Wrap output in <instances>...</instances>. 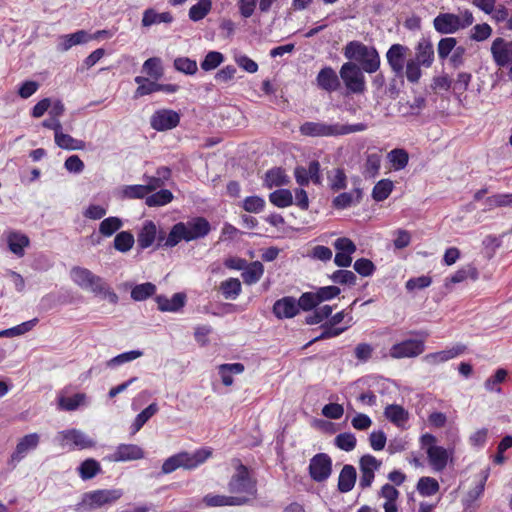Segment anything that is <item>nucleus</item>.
I'll return each mask as SVG.
<instances>
[{
	"label": "nucleus",
	"mask_w": 512,
	"mask_h": 512,
	"mask_svg": "<svg viewBox=\"0 0 512 512\" xmlns=\"http://www.w3.org/2000/svg\"><path fill=\"white\" fill-rule=\"evenodd\" d=\"M264 273V266L260 261H254L244 268L241 276L245 284L252 285L257 283Z\"/></svg>",
	"instance_id": "72a5a7b5"
},
{
	"label": "nucleus",
	"mask_w": 512,
	"mask_h": 512,
	"mask_svg": "<svg viewBox=\"0 0 512 512\" xmlns=\"http://www.w3.org/2000/svg\"><path fill=\"white\" fill-rule=\"evenodd\" d=\"M409 51V47L399 43L392 44L389 47L385 56L392 73L404 72Z\"/></svg>",
	"instance_id": "9b49d317"
},
{
	"label": "nucleus",
	"mask_w": 512,
	"mask_h": 512,
	"mask_svg": "<svg viewBox=\"0 0 512 512\" xmlns=\"http://www.w3.org/2000/svg\"><path fill=\"white\" fill-rule=\"evenodd\" d=\"M385 417L394 425L402 427L409 419L408 412L400 405L390 404L384 410Z\"/></svg>",
	"instance_id": "473e14b6"
},
{
	"label": "nucleus",
	"mask_w": 512,
	"mask_h": 512,
	"mask_svg": "<svg viewBox=\"0 0 512 512\" xmlns=\"http://www.w3.org/2000/svg\"><path fill=\"white\" fill-rule=\"evenodd\" d=\"M158 410L159 408L157 403L153 402L149 404L145 409H143L139 414H137L134 422L131 425L132 434L138 432L146 424V422L158 412Z\"/></svg>",
	"instance_id": "e433bc0d"
},
{
	"label": "nucleus",
	"mask_w": 512,
	"mask_h": 512,
	"mask_svg": "<svg viewBox=\"0 0 512 512\" xmlns=\"http://www.w3.org/2000/svg\"><path fill=\"white\" fill-rule=\"evenodd\" d=\"M457 39L454 37L441 38L437 45V53L439 59L443 62L448 59L453 51L457 48Z\"/></svg>",
	"instance_id": "864d4df0"
},
{
	"label": "nucleus",
	"mask_w": 512,
	"mask_h": 512,
	"mask_svg": "<svg viewBox=\"0 0 512 512\" xmlns=\"http://www.w3.org/2000/svg\"><path fill=\"white\" fill-rule=\"evenodd\" d=\"M328 186L333 192H339L347 188V176L341 167L333 168L326 173Z\"/></svg>",
	"instance_id": "7c9ffc66"
},
{
	"label": "nucleus",
	"mask_w": 512,
	"mask_h": 512,
	"mask_svg": "<svg viewBox=\"0 0 512 512\" xmlns=\"http://www.w3.org/2000/svg\"><path fill=\"white\" fill-rule=\"evenodd\" d=\"M123 495L121 489H100L83 494L79 507H84L86 511H92L107 504H112Z\"/></svg>",
	"instance_id": "39448f33"
},
{
	"label": "nucleus",
	"mask_w": 512,
	"mask_h": 512,
	"mask_svg": "<svg viewBox=\"0 0 512 512\" xmlns=\"http://www.w3.org/2000/svg\"><path fill=\"white\" fill-rule=\"evenodd\" d=\"M365 71L355 62L347 61L340 68L339 76L346 88V94L361 95L366 91Z\"/></svg>",
	"instance_id": "20e7f679"
},
{
	"label": "nucleus",
	"mask_w": 512,
	"mask_h": 512,
	"mask_svg": "<svg viewBox=\"0 0 512 512\" xmlns=\"http://www.w3.org/2000/svg\"><path fill=\"white\" fill-rule=\"evenodd\" d=\"M269 201L276 207L285 208L293 204V196L289 189H277L269 194Z\"/></svg>",
	"instance_id": "ea45409f"
},
{
	"label": "nucleus",
	"mask_w": 512,
	"mask_h": 512,
	"mask_svg": "<svg viewBox=\"0 0 512 512\" xmlns=\"http://www.w3.org/2000/svg\"><path fill=\"white\" fill-rule=\"evenodd\" d=\"M356 444V437L351 432L340 433L334 439V445L346 452L352 451L356 447Z\"/></svg>",
	"instance_id": "680f3d73"
},
{
	"label": "nucleus",
	"mask_w": 512,
	"mask_h": 512,
	"mask_svg": "<svg viewBox=\"0 0 512 512\" xmlns=\"http://www.w3.org/2000/svg\"><path fill=\"white\" fill-rule=\"evenodd\" d=\"M173 199V194L170 190L160 189L159 191L148 195L145 198V204L149 207H159L170 203Z\"/></svg>",
	"instance_id": "c03bdc74"
},
{
	"label": "nucleus",
	"mask_w": 512,
	"mask_h": 512,
	"mask_svg": "<svg viewBox=\"0 0 512 512\" xmlns=\"http://www.w3.org/2000/svg\"><path fill=\"white\" fill-rule=\"evenodd\" d=\"M308 472L313 481H326L332 474L331 457L326 453H317L310 459Z\"/></svg>",
	"instance_id": "6e6552de"
},
{
	"label": "nucleus",
	"mask_w": 512,
	"mask_h": 512,
	"mask_svg": "<svg viewBox=\"0 0 512 512\" xmlns=\"http://www.w3.org/2000/svg\"><path fill=\"white\" fill-rule=\"evenodd\" d=\"M434 57V47L430 38L422 37L415 46V57L412 59L429 68L434 62Z\"/></svg>",
	"instance_id": "aec40b11"
},
{
	"label": "nucleus",
	"mask_w": 512,
	"mask_h": 512,
	"mask_svg": "<svg viewBox=\"0 0 512 512\" xmlns=\"http://www.w3.org/2000/svg\"><path fill=\"white\" fill-rule=\"evenodd\" d=\"M63 439L71 441L78 449L93 448L96 441L88 437L84 432L77 429H70L61 432Z\"/></svg>",
	"instance_id": "b1692460"
},
{
	"label": "nucleus",
	"mask_w": 512,
	"mask_h": 512,
	"mask_svg": "<svg viewBox=\"0 0 512 512\" xmlns=\"http://www.w3.org/2000/svg\"><path fill=\"white\" fill-rule=\"evenodd\" d=\"M434 29L440 34H453L461 29V19L453 13H439L433 20Z\"/></svg>",
	"instance_id": "f3484780"
},
{
	"label": "nucleus",
	"mask_w": 512,
	"mask_h": 512,
	"mask_svg": "<svg viewBox=\"0 0 512 512\" xmlns=\"http://www.w3.org/2000/svg\"><path fill=\"white\" fill-rule=\"evenodd\" d=\"M211 231L210 222L203 216H196L186 222L174 224L166 239V245L176 246L182 240L190 242L206 237Z\"/></svg>",
	"instance_id": "f257e3e1"
},
{
	"label": "nucleus",
	"mask_w": 512,
	"mask_h": 512,
	"mask_svg": "<svg viewBox=\"0 0 512 512\" xmlns=\"http://www.w3.org/2000/svg\"><path fill=\"white\" fill-rule=\"evenodd\" d=\"M479 277V272L476 267L471 264H468L459 270H457L453 275L449 278L445 279V287L449 288L451 284L461 283L464 280L470 278L472 280H477Z\"/></svg>",
	"instance_id": "c85d7f7f"
},
{
	"label": "nucleus",
	"mask_w": 512,
	"mask_h": 512,
	"mask_svg": "<svg viewBox=\"0 0 512 512\" xmlns=\"http://www.w3.org/2000/svg\"><path fill=\"white\" fill-rule=\"evenodd\" d=\"M424 351V342L417 339H407L394 344L390 349V356L395 359L416 357Z\"/></svg>",
	"instance_id": "f8f14e48"
},
{
	"label": "nucleus",
	"mask_w": 512,
	"mask_h": 512,
	"mask_svg": "<svg viewBox=\"0 0 512 512\" xmlns=\"http://www.w3.org/2000/svg\"><path fill=\"white\" fill-rule=\"evenodd\" d=\"M382 462L371 454H365L359 459L360 479L359 487L362 490L370 488L375 478V472L381 467Z\"/></svg>",
	"instance_id": "1a4fd4ad"
},
{
	"label": "nucleus",
	"mask_w": 512,
	"mask_h": 512,
	"mask_svg": "<svg viewBox=\"0 0 512 512\" xmlns=\"http://www.w3.org/2000/svg\"><path fill=\"white\" fill-rule=\"evenodd\" d=\"M62 39L63 41L59 44V48L61 51H67L74 45L88 42L92 37L85 30H79L63 36Z\"/></svg>",
	"instance_id": "c9c22d12"
},
{
	"label": "nucleus",
	"mask_w": 512,
	"mask_h": 512,
	"mask_svg": "<svg viewBox=\"0 0 512 512\" xmlns=\"http://www.w3.org/2000/svg\"><path fill=\"white\" fill-rule=\"evenodd\" d=\"M405 86L404 72L392 73L385 89L384 95L389 99L396 100Z\"/></svg>",
	"instance_id": "2f4dec72"
},
{
	"label": "nucleus",
	"mask_w": 512,
	"mask_h": 512,
	"mask_svg": "<svg viewBox=\"0 0 512 512\" xmlns=\"http://www.w3.org/2000/svg\"><path fill=\"white\" fill-rule=\"evenodd\" d=\"M321 328L323 329L322 333L320 335H318L317 337L313 338L312 340H310L304 346V348H307L308 346H310L313 343L318 342L320 340H325V339H330V338H333V337H337V336L342 334L347 329V327L332 326L328 322H325L324 324H322Z\"/></svg>",
	"instance_id": "09e8293b"
},
{
	"label": "nucleus",
	"mask_w": 512,
	"mask_h": 512,
	"mask_svg": "<svg viewBox=\"0 0 512 512\" xmlns=\"http://www.w3.org/2000/svg\"><path fill=\"white\" fill-rule=\"evenodd\" d=\"M343 55L347 60L357 63L368 74H374L380 69L381 59L378 50L361 41L348 42L343 48Z\"/></svg>",
	"instance_id": "f03ea898"
},
{
	"label": "nucleus",
	"mask_w": 512,
	"mask_h": 512,
	"mask_svg": "<svg viewBox=\"0 0 512 512\" xmlns=\"http://www.w3.org/2000/svg\"><path fill=\"white\" fill-rule=\"evenodd\" d=\"M316 81L318 87L327 92H335L341 87L340 76L330 66H325L318 72Z\"/></svg>",
	"instance_id": "a211bd4d"
},
{
	"label": "nucleus",
	"mask_w": 512,
	"mask_h": 512,
	"mask_svg": "<svg viewBox=\"0 0 512 512\" xmlns=\"http://www.w3.org/2000/svg\"><path fill=\"white\" fill-rule=\"evenodd\" d=\"M508 375V372L504 368H499L496 370V372L490 376L488 379H486L484 386L486 390L490 392H501V388L499 385L503 383L506 380V377Z\"/></svg>",
	"instance_id": "4d7b16f0"
},
{
	"label": "nucleus",
	"mask_w": 512,
	"mask_h": 512,
	"mask_svg": "<svg viewBox=\"0 0 512 512\" xmlns=\"http://www.w3.org/2000/svg\"><path fill=\"white\" fill-rule=\"evenodd\" d=\"M312 311L313 313L305 318V323L307 325L319 324L328 319L332 314L333 307L330 305H323L316 307Z\"/></svg>",
	"instance_id": "603ef678"
},
{
	"label": "nucleus",
	"mask_w": 512,
	"mask_h": 512,
	"mask_svg": "<svg viewBox=\"0 0 512 512\" xmlns=\"http://www.w3.org/2000/svg\"><path fill=\"white\" fill-rule=\"evenodd\" d=\"M490 50L497 66L506 67L512 62V40L506 41L504 38L498 37L492 42Z\"/></svg>",
	"instance_id": "2eb2a0df"
},
{
	"label": "nucleus",
	"mask_w": 512,
	"mask_h": 512,
	"mask_svg": "<svg viewBox=\"0 0 512 512\" xmlns=\"http://www.w3.org/2000/svg\"><path fill=\"white\" fill-rule=\"evenodd\" d=\"M55 143L58 147L65 150H82L86 145L83 140L75 139L71 135L63 132L55 135Z\"/></svg>",
	"instance_id": "4c0bfd02"
},
{
	"label": "nucleus",
	"mask_w": 512,
	"mask_h": 512,
	"mask_svg": "<svg viewBox=\"0 0 512 512\" xmlns=\"http://www.w3.org/2000/svg\"><path fill=\"white\" fill-rule=\"evenodd\" d=\"M40 442V436L37 433H31L23 436L16 445L11 454V462H20L28 452L35 450Z\"/></svg>",
	"instance_id": "6ab92c4d"
},
{
	"label": "nucleus",
	"mask_w": 512,
	"mask_h": 512,
	"mask_svg": "<svg viewBox=\"0 0 512 512\" xmlns=\"http://www.w3.org/2000/svg\"><path fill=\"white\" fill-rule=\"evenodd\" d=\"M224 59L225 57L221 52L209 51L201 61L200 66L204 71H211L220 66Z\"/></svg>",
	"instance_id": "052dcab7"
},
{
	"label": "nucleus",
	"mask_w": 512,
	"mask_h": 512,
	"mask_svg": "<svg viewBox=\"0 0 512 512\" xmlns=\"http://www.w3.org/2000/svg\"><path fill=\"white\" fill-rule=\"evenodd\" d=\"M77 471L82 480H90L99 474L102 471V468L97 460L87 458L80 463Z\"/></svg>",
	"instance_id": "f704fd0d"
},
{
	"label": "nucleus",
	"mask_w": 512,
	"mask_h": 512,
	"mask_svg": "<svg viewBox=\"0 0 512 512\" xmlns=\"http://www.w3.org/2000/svg\"><path fill=\"white\" fill-rule=\"evenodd\" d=\"M29 245V238L24 234L13 233L8 238V247L18 256L24 254V248Z\"/></svg>",
	"instance_id": "8fccbe9b"
},
{
	"label": "nucleus",
	"mask_w": 512,
	"mask_h": 512,
	"mask_svg": "<svg viewBox=\"0 0 512 512\" xmlns=\"http://www.w3.org/2000/svg\"><path fill=\"white\" fill-rule=\"evenodd\" d=\"M399 495L400 492L392 484L386 483L381 487L378 496L386 499L383 504L384 512H398L397 500Z\"/></svg>",
	"instance_id": "393cba45"
},
{
	"label": "nucleus",
	"mask_w": 512,
	"mask_h": 512,
	"mask_svg": "<svg viewBox=\"0 0 512 512\" xmlns=\"http://www.w3.org/2000/svg\"><path fill=\"white\" fill-rule=\"evenodd\" d=\"M187 296L183 292L175 293L171 299L165 295H157L155 301L161 312H179L186 304Z\"/></svg>",
	"instance_id": "412c9836"
},
{
	"label": "nucleus",
	"mask_w": 512,
	"mask_h": 512,
	"mask_svg": "<svg viewBox=\"0 0 512 512\" xmlns=\"http://www.w3.org/2000/svg\"><path fill=\"white\" fill-rule=\"evenodd\" d=\"M72 280L82 289L89 290L95 294H102L105 291V282L100 276L93 274L89 269L75 266L71 269Z\"/></svg>",
	"instance_id": "423d86ee"
},
{
	"label": "nucleus",
	"mask_w": 512,
	"mask_h": 512,
	"mask_svg": "<svg viewBox=\"0 0 512 512\" xmlns=\"http://www.w3.org/2000/svg\"><path fill=\"white\" fill-rule=\"evenodd\" d=\"M142 458H144V451L136 444H119L112 454L105 457L110 462H127Z\"/></svg>",
	"instance_id": "4468645a"
},
{
	"label": "nucleus",
	"mask_w": 512,
	"mask_h": 512,
	"mask_svg": "<svg viewBox=\"0 0 512 512\" xmlns=\"http://www.w3.org/2000/svg\"><path fill=\"white\" fill-rule=\"evenodd\" d=\"M212 8L211 0H199L189 9V18L194 21H200L207 16Z\"/></svg>",
	"instance_id": "49530a36"
},
{
	"label": "nucleus",
	"mask_w": 512,
	"mask_h": 512,
	"mask_svg": "<svg viewBox=\"0 0 512 512\" xmlns=\"http://www.w3.org/2000/svg\"><path fill=\"white\" fill-rule=\"evenodd\" d=\"M180 123V114L172 109H159L150 118V126L159 132L174 129Z\"/></svg>",
	"instance_id": "9d476101"
},
{
	"label": "nucleus",
	"mask_w": 512,
	"mask_h": 512,
	"mask_svg": "<svg viewBox=\"0 0 512 512\" xmlns=\"http://www.w3.org/2000/svg\"><path fill=\"white\" fill-rule=\"evenodd\" d=\"M86 395L84 393H76L70 397H61L59 405L63 410L74 411L84 402Z\"/></svg>",
	"instance_id": "774afa93"
},
{
	"label": "nucleus",
	"mask_w": 512,
	"mask_h": 512,
	"mask_svg": "<svg viewBox=\"0 0 512 512\" xmlns=\"http://www.w3.org/2000/svg\"><path fill=\"white\" fill-rule=\"evenodd\" d=\"M37 323H38V319L34 318L32 320L23 322V323L15 326V327L8 328V329H5V330H1L0 331V338H2V337H14V336L23 335V334L29 332L30 330H32L33 327Z\"/></svg>",
	"instance_id": "6e6d98bb"
},
{
	"label": "nucleus",
	"mask_w": 512,
	"mask_h": 512,
	"mask_svg": "<svg viewBox=\"0 0 512 512\" xmlns=\"http://www.w3.org/2000/svg\"><path fill=\"white\" fill-rule=\"evenodd\" d=\"M488 478V472H486L481 481L471 490L468 491L466 496L462 499L464 508L467 510L471 505L480 498L485 489V483Z\"/></svg>",
	"instance_id": "3c124183"
},
{
	"label": "nucleus",
	"mask_w": 512,
	"mask_h": 512,
	"mask_svg": "<svg viewBox=\"0 0 512 512\" xmlns=\"http://www.w3.org/2000/svg\"><path fill=\"white\" fill-rule=\"evenodd\" d=\"M156 240V225L153 221L147 220L144 222L141 230L137 235V244L140 249L150 247Z\"/></svg>",
	"instance_id": "cd10ccee"
},
{
	"label": "nucleus",
	"mask_w": 512,
	"mask_h": 512,
	"mask_svg": "<svg viewBox=\"0 0 512 512\" xmlns=\"http://www.w3.org/2000/svg\"><path fill=\"white\" fill-rule=\"evenodd\" d=\"M299 132L308 137H330L338 136V123L326 124L324 122H304L299 127Z\"/></svg>",
	"instance_id": "ddd939ff"
},
{
	"label": "nucleus",
	"mask_w": 512,
	"mask_h": 512,
	"mask_svg": "<svg viewBox=\"0 0 512 512\" xmlns=\"http://www.w3.org/2000/svg\"><path fill=\"white\" fill-rule=\"evenodd\" d=\"M220 290L225 299L235 300L242 291L241 282L237 278H229L221 283Z\"/></svg>",
	"instance_id": "37998d69"
},
{
	"label": "nucleus",
	"mask_w": 512,
	"mask_h": 512,
	"mask_svg": "<svg viewBox=\"0 0 512 512\" xmlns=\"http://www.w3.org/2000/svg\"><path fill=\"white\" fill-rule=\"evenodd\" d=\"M123 226V221L119 217L110 216L102 220L99 224V234L104 237H111Z\"/></svg>",
	"instance_id": "a19ab883"
},
{
	"label": "nucleus",
	"mask_w": 512,
	"mask_h": 512,
	"mask_svg": "<svg viewBox=\"0 0 512 512\" xmlns=\"http://www.w3.org/2000/svg\"><path fill=\"white\" fill-rule=\"evenodd\" d=\"M126 287L131 288V298L134 301H144L155 295L157 287L152 282H145L142 284L133 285L132 283H125Z\"/></svg>",
	"instance_id": "bb28decb"
},
{
	"label": "nucleus",
	"mask_w": 512,
	"mask_h": 512,
	"mask_svg": "<svg viewBox=\"0 0 512 512\" xmlns=\"http://www.w3.org/2000/svg\"><path fill=\"white\" fill-rule=\"evenodd\" d=\"M356 481V468L351 464H345L339 473L337 490L340 493H348L354 488Z\"/></svg>",
	"instance_id": "4be33fe9"
},
{
	"label": "nucleus",
	"mask_w": 512,
	"mask_h": 512,
	"mask_svg": "<svg viewBox=\"0 0 512 512\" xmlns=\"http://www.w3.org/2000/svg\"><path fill=\"white\" fill-rule=\"evenodd\" d=\"M330 279L340 285L354 286L356 285L357 276L350 270L339 269L330 275Z\"/></svg>",
	"instance_id": "e2e57ef3"
},
{
	"label": "nucleus",
	"mask_w": 512,
	"mask_h": 512,
	"mask_svg": "<svg viewBox=\"0 0 512 512\" xmlns=\"http://www.w3.org/2000/svg\"><path fill=\"white\" fill-rule=\"evenodd\" d=\"M210 455L211 451L207 449H198L192 454L188 452L177 453L164 461L161 472L170 474L180 467L188 470L194 469L204 463Z\"/></svg>",
	"instance_id": "7ed1b4c3"
},
{
	"label": "nucleus",
	"mask_w": 512,
	"mask_h": 512,
	"mask_svg": "<svg viewBox=\"0 0 512 512\" xmlns=\"http://www.w3.org/2000/svg\"><path fill=\"white\" fill-rule=\"evenodd\" d=\"M421 67L423 65L413 59H408L404 68V77L411 84H417L422 77Z\"/></svg>",
	"instance_id": "5fc2aeb1"
},
{
	"label": "nucleus",
	"mask_w": 512,
	"mask_h": 512,
	"mask_svg": "<svg viewBox=\"0 0 512 512\" xmlns=\"http://www.w3.org/2000/svg\"><path fill=\"white\" fill-rule=\"evenodd\" d=\"M429 464L435 471H443L449 460V453L447 449L442 446L431 447L426 449Z\"/></svg>",
	"instance_id": "5701e85b"
},
{
	"label": "nucleus",
	"mask_w": 512,
	"mask_h": 512,
	"mask_svg": "<svg viewBox=\"0 0 512 512\" xmlns=\"http://www.w3.org/2000/svg\"><path fill=\"white\" fill-rule=\"evenodd\" d=\"M388 158L395 170L404 169L409 161V155L406 150L395 148L388 153Z\"/></svg>",
	"instance_id": "bf43d9fd"
},
{
	"label": "nucleus",
	"mask_w": 512,
	"mask_h": 512,
	"mask_svg": "<svg viewBox=\"0 0 512 512\" xmlns=\"http://www.w3.org/2000/svg\"><path fill=\"white\" fill-rule=\"evenodd\" d=\"M440 489V485L435 478L423 476L418 480L417 491L422 496H432Z\"/></svg>",
	"instance_id": "a18cd8bd"
},
{
	"label": "nucleus",
	"mask_w": 512,
	"mask_h": 512,
	"mask_svg": "<svg viewBox=\"0 0 512 512\" xmlns=\"http://www.w3.org/2000/svg\"><path fill=\"white\" fill-rule=\"evenodd\" d=\"M297 299L292 296H284L276 300L272 307V313L278 319H290L299 314Z\"/></svg>",
	"instance_id": "dca6fc26"
},
{
	"label": "nucleus",
	"mask_w": 512,
	"mask_h": 512,
	"mask_svg": "<svg viewBox=\"0 0 512 512\" xmlns=\"http://www.w3.org/2000/svg\"><path fill=\"white\" fill-rule=\"evenodd\" d=\"M394 184L390 179H381L372 190V198L376 202H382L387 199L393 191Z\"/></svg>",
	"instance_id": "58836bf2"
},
{
	"label": "nucleus",
	"mask_w": 512,
	"mask_h": 512,
	"mask_svg": "<svg viewBox=\"0 0 512 512\" xmlns=\"http://www.w3.org/2000/svg\"><path fill=\"white\" fill-rule=\"evenodd\" d=\"M265 186L273 188L280 187L290 183V178L286 175L285 170L281 167H273L265 173Z\"/></svg>",
	"instance_id": "c756f323"
},
{
	"label": "nucleus",
	"mask_w": 512,
	"mask_h": 512,
	"mask_svg": "<svg viewBox=\"0 0 512 512\" xmlns=\"http://www.w3.org/2000/svg\"><path fill=\"white\" fill-rule=\"evenodd\" d=\"M143 72H145L148 76H150L154 80H159L163 76V67L162 61L158 57L148 58L143 66Z\"/></svg>",
	"instance_id": "de8ad7c7"
},
{
	"label": "nucleus",
	"mask_w": 512,
	"mask_h": 512,
	"mask_svg": "<svg viewBox=\"0 0 512 512\" xmlns=\"http://www.w3.org/2000/svg\"><path fill=\"white\" fill-rule=\"evenodd\" d=\"M173 20L171 12L158 13L154 8H148L143 12L141 24L143 27H150L160 23L170 24Z\"/></svg>",
	"instance_id": "a878e982"
},
{
	"label": "nucleus",
	"mask_w": 512,
	"mask_h": 512,
	"mask_svg": "<svg viewBox=\"0 0 512 512\" xmlns=\"http://www.w3.org/2000/svg\"><path fill=\"white\" fill-rule=\"evenodd\" d=\"M381 155L379 153H369L366 156L364 164V174L366 177L374 178L380 170Z\"/></svg>",
	"instance_id": "13d9d810"
},
{
	"label": "nucleus",
	"mask_w": 512,
	"mask_h": 512,
	"mask_svg": "<svg viewBox=\"0 0 512 512\" xmlns=\"http://www.w3.org/2000/svg\"><path fill=\"white\" fill-rule=\"evenodd\" d=\"M143 355V352L140 350H131L124 353H121L106 362V366L108 368H115L119 365H122L126 362L133 361Z\"/></svg>",
	"instance_id": "0e129e2a"
},
{
	"label": "nucleus",
	"mask_w": 512,
	"mask_h": 512,
	"mask_svg": "<svg viewBox=\"0 0 512 512\" xmlns=\"http://www.w3.org/2000/svg\"><path fill=\"white\" fill-rule=\"evenodd\" d=\"M299 310L309 312L318 307L319 301L316 292H304L297 299Z\"/></svg>",
	"instance_id": "338daca9"
},
{
	"label": "nucleus",
	"mask_w": 512,
	"mask_h": 512,
	"mask_svg": "<svg viewBox=\"0 0 512 512\" xmlns=\"http://www.w3.org/2000/svg\"><path fill=\"white\" fill-rule=\"evenodd\" d=\"M135 243L133 234L130 231H121L116 234L113 247L122 253L130 251Z\"/></svg>",
	"instance_id": "79ce46f5"
},
{
	"label": "nucleus",
	"mask_w": 512,
	"mask_h": 512,
	"mask_svg": "<svg viewBox=\"0 0 512 512\" xmlns=\"http://www.w3.org/2000/svg\"><path fill=\"white\" fill-rule=\"evenodd\" d=\"M228 489L235 494L246 493L254 497L257 494L256 481L251 479L248 468L243 464L237 467L236 474L231 477L228 483Z\"/></svg>",
	"instance_id": "0eeeda50"
},
{
	"label": "nucleus",
	"mask_w": 512,
	"mask_h": 512,
	"mask_svg": "<svg viewBox=\"0 0 512 512\" xmlns=\"http://www.w3.org/2000/svg\"><path fill=\"white\" fill-rule=\"evenodd\" d=\"M173 65L178 72L185 75H194L198 71L197 62L188 57H177Z\"/></svg>",
	"instance_id": "69168bd1"
}]
</instances>
